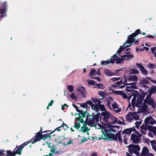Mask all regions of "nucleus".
<instances>
[{
    "label": "nucleus",
    "instance_id": "23",
    "mask_svg": "<svg viewBox=\"0 0 156 156\" xmlns=\"http://www.w3.org/2000/svg\"><path fill=\"white\" fill-rule=\"evenodd\" d=\"M149 150L147 147H144L141 153V156H147L149 153Z\"/></svg>",
    "mask_w": 156,
    "mask_h": 156
},
{
    "label": "nucleus",
    "instance_id": "32",
    "mask_svg": "<svg viewBox=\"0 0 156 156\" xmlns=\"http://www.w3.org/2000/svg\"><path fill=\"white\" fill-rule=\"evenodd\" d=\"M64 137L65 136H58L57 138V139L58 140V143H62L64 139Z\"/></svg>",
    "mask_w": 156,
    "mask_h": 156
},
{
    "label": "nucleus",
    "instance_id": "41",
    "mask_svg": "<svg viewBox=\"0 0 156 156\" xmlns=\"http://www.w3.org/2000/svg\"><path fill=\"white\" fill-rule=\"evenodd\" d=\"M151 99V98H150V96H149V95H148L144 101V103L147 104L148 103L149 100Z\"/></svg>",
    "mask_w": 156,
    "mask_h": 156
},
{
    "label": "nucleus",
    "instance_id": "35",
    "mask_svg": "<svg viewBox=\"0 0 156 156\" xmlns=\"http://www.w3.org/2000/svg\"><path fill=\"white\" fill-rule=\"evenodd\" d=\"M115 60H116L115 63L117 64H119L120 63H123L124 59H123L122 58H121L119 57H118L116 59L115 58Z\"/></svg>",
    "mask_w": 156,
    "mask_h": 156
},
{
    "label": "nucleus",
    "instance_id": "25",
    "mask_svg": "<svg viewBox=\"0 0 156 156\" xmlns=\"http://www.w3.org/2000/svg\"><path fill=\"white\" fill-rule=\"evenodd\" d=\"M138 95H139V93L138 92H136V93H135L134 94H133V95H132L133 96V97L132 100V105L134 108L135 107L134 105L135 103V102H136V97L138 96Z\"/></svg>",
    "mask_w": 156,
    "mask_h": 156
},
{
    "label": "nucleus",
    "instance_id": "1",
    "mask_svg": "<svg viewBox=\"0 0 156 156\" xmlns=\"http://www.w3.org/2000/svg\"><path fill=\"white\" fill-rule=\"evenodd\" d=\"M30 143V141H26L19 146L17 145L13 152L10 150L7 151V156H15L16 154L21 155L23 148Z\"/></svg>",
    "mask_w": 156,
    "mask_h": 156
},
{
    "label": "nucleus",
    "instance_id": "28",
    "mask_svg": "<svg viewBox=\"0 0 156 156\" xmlns=\"http://www.w3.org/2000/svg\"><path fill=\"white\" fill-rule=\"evenodd\" d=\"M91 101H90V100H89L88 101H87L86 102V103L87 105V104H88L90 105L91 106L92 109L94 110V107L95 106V104L94 103V104H93V101L92 100Z\"/></svg>",
    "mask_w": 156,
    "mask_h": 156
},
{
    "label": "nucleus",
    "instance_id": "15",
    "mask_svg": "<svg viewBox=\"0 0 156 156\" xmlns=\"http://www.w3.org/2000/svg\"><path fill=\"white\" fill-rule=\"evenodd\" d=\"M117 122V119L112 114L110 115V116L109 118V120L108 122V124H115Z\"/></svg>",
    "mask_w": 156,
    "mask_h": 156
},
{
    "label": "nucleus",
    "instance_id": "7",
    "mask_svg": "<svg viewBox=\"0 0 156 156\" xmlns=\"http://www.w3.org/2000/svg\"><path fill=\"white\" fill-rule=\"evenodd\" d=\"M101 115V116L100 117V121H101V118L103 116V118H102L103 121L108 123L110 117L111 115V113L105 111L102 112Z\"/></svg>",
    "mask_w": 156,
    "mask_h": 156
},
{
    "label": "nucleus",
    "instance_id": "22",
    "mask_svg": "<svg viewBox=\"0 0 156 156\" xmlns=\"http://www.w3.org/2000/svg\"><path fill=\"white\" fill-rule=\"evenodd\" d=\"M73 143L72 140H70V139H69L67 138H65L63 140L62 143L64 146L68 145Z\"/></svg>",
    "mask_w": 156,
    "mask_h": 156
},
{
    "label": "nucleus",
    "instance_id": "17",
    "mask_svg": "<svg viewBox=\"0 0 156 156\" xmlns=\"http://www.w3.org/2000/svg\"><path fill=\"white\" fill-rule=\"evenodd\" d=\"M135 129L134 127H131L130 128H127L126 129H124L122 132V134H129V136L131 133Z\"/></svg>",
    "mask_w": 156,
    "mask_h": 156
},
{
    "label": "nucleus",
    "instance_id": "27",
    "mask_svg": "<svg viewBox=\"0 0 156 156\" xmlns=\"http://www.w3.org/2000/svg\"><path fill=\"white\" fill-rule=\"evenodd\" d=\"M138 77L137 76L134 75V76H130L127 78V80L129 81H136L137 80Z\"/></svg>",
    "mask_w": 156,
    "mask_h": 156
},
{
    "label": "nucleus",
    "instance_id": "26",
    "mask_svg": "<svg viewBox=\"0 0 156 156\" xmlns=\"http://www.w3.org/2000/svg\"><path fill=\"white\" fill-rule=\"evenodd\" d=\"M104 72L105 75L107 76H111L115 75V73L112 72L111 71L108 69H105Z\"/></svg>",
    "mask_w": 156,
    "mask_h": 156
},
{
    "label": "nucleus",
    "instance_id": "11",
    "mask_svg": "<svg viewBox=\"0 0 156 156\" xmlns=\"http://www.w3.org/2000/svg\"><path fill=\"white\" fill-rule=\"evenodd\" d=\"M131 140L133 143L136 144H138L140 140L137 135L133 133L131 135Z\"/></svg>",
    "mask_w": 156,
    "mask_h": 156
},
{
    "label": "nucleus",
    "instance_id": "9",
    "mask_svg": "<svg viewBox=\"0 0 156 156\" xmlns=\"http://www.w3.org/2000/svg\"><path fill=\"white\" fill-rule=\"evenodd\" d=\"M8 5L6 2H4L0 8V14H1L0 18H2L6 16V12Z\"/></svg>",
    "mask_w": 156,
    "mask_h": 156
},
{
    "label": "nucleus",
    "instance_id": "34",
    "mask_svg": "<svg viewBox=\"0 0 156 156\" xmlns=\"http://www.w3.org/2000/svg\"><path fill=\"white\" fill-rule=\"evenodd\" d=\"M139 71L135 69H130V74H137L139 73Z\"/></svg>",
    "mask_w": 156,
    "mask_h": 156
},
{
    "label": "nucleus",
    "instance_id": "8",
    "mask_svg": "<svg viewBox=\"0 0 156 156\" xmlns=\"http://www.w3.org/2000/svg\"><path fill=\"white\" fill-rule=\"evenodd\" d=\"M139 118L138 115H137L136 112H129L128 114L126 115V120L131 121L133 119L135 120L139 119Z\"/></svg>",
    "mask_w": 156,
    "mask_h": 156
},
{
    "label": "nucleus",
    "instance_id": "10",
    "mask_svg": "<svg viewBox=\"0 0 156 156\" xmlns=\"http://www.w3.org/2000/svg\"><path fill=\"white\" fill-rule=\"evenodd\" d=\"M135 37L131 35V34L128 37L127 40H126L124 44V45L126 44H130L128 45H126V47H128L131 45L133 44L135 42L136 38H134Z\"/></svg>",
    "mask_w": 156,
    "mask_h": 156
},
{
    "label": "nucleus",
    "instance_id": "55",
    "mask_svg": "<svg viewBox=\"0 0 156 156\" xmlns=\"http://www.w3.org/2000/svg\"><path fill=\"white\" fill-rule=\"evenodd\" d=\"M136 85H130V86H126V87L127 88H133L135 89L136 88Z\"/></svg>",
    "mask_w": 156,
    "mask_h": 156
},
{
    "label": "nucleus",
    "instance_id": "2",
    "mask_svg": "<svg viewBox=\"0 0 156 156\" xmlns=\"http://www.w3.org/2000/svg\"><path fill=\"white\" fill-rule=\"evenodd\" d=\"M50 133H47L43 134L42 132H38L36 134V135L31 140L27 141L31 142L32 144H34L36 142L40 141L41 140H44L48 138L50 139L51 138Z\"/></svg>",
    "mask_w": 156,
    "mask_h": 156
},
{
    "label": "nucleus",
    "instance_id": "56",
    "mask_svg": "<svg viewBox=\"0 0 156 156\" xmlns=\"http://www.w3.org/2000/svg\"><path fill=\"white\" fill-rule=\"evenodd\" d=\"M92 79L97 80L99 82H101V79L99 76L94 77L91 78Z\"/></svg>",
    "mask_w": 156,
    "mask_h": 156
},
{
    "label": "nucleus",
    "instance_id": "18",
    "mask_svg": "<svg viewBox=\"0 0 156 156\" xmlns=\"http://www.w3.org/2000/svg\"><path fill=\"white\" fill-rule=\"evenodd\" d=\"M87 123V124L92 126H95L96 125V124L95 123V120L94 119V117H92L91 118H90L89 121L88 120L87 122H85Z\"/></svg>",
    "mask_w": 156,
    "mask_h": 156
},
{
    "label": "nucleus",
    "instance_id": "43",
    "mask_svg": "<svg viewBox=\"0 0 156 156\" xmlns=\"http://www.w3.org/2000/svg\"><path fill=\"white\" fill-rule=\"evenodd\" d=\"M67 89H68V90H69V91L71 92H72L73 90V86L72 85H68L67 86Z\"/></svg>",
    "mask_w": 156,
    "mask_h": 156
},
{
    "label": "nucleus",
    "instance_id": "62",
    "mask_svg": "<svg viewBox=\"0 0 156 156\" xmlns=\"http://www.w3.org/2000/svg\"><path fill=\"white\" fill-rule=\"evenodd\" d=\"M70 97L73 100H76V98L75 96V94L74 93H72L70 95Z\"/></svg>",
    "mask_w": 156,
    "mask_h": 156
},
{
    "label": "nucleus",
    "instance_id": "61",
    "mask_svg": "<svg viewBox=\"0 0 156 156\" xmlns=\"http://www.w3.org/2000/svg\"><path fill=\"white\" fill-rule=\"evenodd\" d=\"M87 115H86V116H87L86 119L85 120V122H87L88 120V116H90L92 117V115L89 114V113H87Z\"/></svg>",
    "mask_w": 156,
    "mask_h": 156
},
{
    "label": "nucleus",
    "instance_id": "37",
    "mask_svg": "<svg viewBox=\"0 0 156 156\" xmlns=\"http://www.w3.org/2000/svg\"><path fill=\"white\" fill-rule=\"evenodd\" d=\"M140 32V29L136 30L135 31L134 33H133L131 34V35L135 37H136L137 35H138Z\"/></svg>",
    "mask_w": 156,
    "mask_h": 156
},
{
    "label": "nucleus",
    "instance_id": "36",
    "mask_svg": "<svg viewBox=\"0 0 156 156\" xmlns=\"http://www.w3.org/2000/svg\"><path fill=\"white\" fill-rule=\"evenodd\" d=\"M95 85L98 88L104 89L105 88L104 85L102 83H99L95 84Z\"/></svg>",
    "mask_w": 156,
    "mask_h": 156
},
{
    "label": "nucleus",
    "instance_id": "48",
    "mask_svg": "<svg viewBox=\"0 0 156 156\" xmlns=\"http://www.w3.org/2000/svg\"><path fill=\"white\" fill-rule=\"evenodd\" d=\"M147 66L149 68L151 69H153L155 68V65L151 63H149L147 65Z\"/></svg>",
    "mask_w": 156,
    "mask_h": 156
},
{
    "label": "nucleus",
    "instance_id": "13",
    "mask_svg": "<svg viewBox=\"0 0 156 156\" xmlns=\"http://www.w3.org/2000/svg\"><path fill=\"white\" fill-rule=\"evenodd\" d=\"M155 121V120L152 117H149L145 119L144 120V123L145 124H149L153 125Z\"/></svg>",
    "mask_w": 156,
    "mask_h": 156
},
{
    "label": "nucleus",
    "instance_id": "42",
    "mask_svg": "<svg viewBox=\"0 0 156 156\" xmlns=\"http://www.w3.org/2000/svg\"><path fill=\"white\" fill-rule=\"evenodd\" d=\"M123 91H122L113 90V93L115 94H119L121 95Z\"/></svg>",
    "mask_w": 156,
    "mask_h": 156
},
{
    "label": "nucleus",
    "instance_id": "44",
    "mask_svg": "<svg viewBox=\"0 0 156 156\" xmlns=\"http://www.w3.org/2000/svg\"><path fill=\"white\" fill-rule=\"evenodd\" d=\"M121 85V82L119 81L113 84H112V86L113 87H118L119 86Z\"/></svg>",
    "mask_w": 156,
    "mask_h": 156
},
{
    "label": "nucleus",
    "instance_id": "31",
    "mask_svg": "<svg viewBox=\"0 0 156 156\" xmlns=\"http://www.w3.org/2000/svg\"><path fill=\"white\" fill-rule=\"evenodd\" d=\"M126 44L124 45H123L122 46H120L118 50L117 51V53L118 54L121 53L123 51L125 48Z\"/></svg>",
    "mask_w": 156,
    "mask_h": 156
},
{
    "label": "nucleus",
    "instance_id": "54",
    "mask_svg": "<svg viewBox=\"0 0 156 156\" xmlns=\"http://www.w3.org/2000/svg\"><path fill=\"white\" fill-rule=\"evenodd\" d=\"M40 129H41V130H40V131L39 132H40V133L42 132V133H43L48 132H50V131H51V130H46L43 131H42V128L41 127L40 128Z\"/></svg>",
    "mask_w": 156,
    "mask_h": 156
},
{
    "label": "nucleus",
    "instance_id": "47",
    "mask_svg": "<svg viewBox=\"0 0 156 156\" xmlns=\"http://www.w3.org/2000/svg\"><path fill=\"white\" fill-rule=\"evenodd\" d=\"M140 83L141 84H148L149 83V82L148 80L145 79H143L140 81Z\"/></svg>",
    "mask_w": 156,
    "mask_h": 156
},
{
    "label": "nucleus",
    "instance_id": "59",
    "mask_svg": "<svg viewBox=\"0 0 156 156\" xmlns=\"http://www.w3.org/2000/svg\"><path fill=\"white\" fill-rule=\"evenodd\" d=\"M112 107L113 109H115L116 108H118L117 104L116 103H114L112 104Z\"/></svg>",
    "mask_w": 156,
    "mask_h": 156
},
{
    "label": "nucleus",
    "instance_id": "50",
    "mask_svg": "<svg viewBox=\"0 0 156 156\" xmlns=\"http://www.w3.org/2000/svg\"><path fill=\"white\" fill-rule=\"evenodd\" d=\"M145 94L144 92L143 94H140L139 95L138 98L139 99L142 100H143L144 98L145 97Z\"/></svg>",
    "mask_w": 156,
    "mask_h": 156
},
{
    "label": "nucleus",
    "instance_id": "60",
    "mask_svg": "<svg viewBox=\"0 0 156 156\" xmlns=\"http://www.w3.org/2000/svg\"><path fill=\"white\" fill-rule=\"evenodd\" d=\"M154 102V100L152 99L151 98V99L149 100L148 103L147 104L149 105H151L153 103V102Z\"/></svg>",
    "mask_w": 156,
    "mask_h": 156
},
{
    "label": "nucleus",
    "instance_id": "49",
    "mask_svg": "<svg viewBox=\"0 0 156 156\" xmlns=\"http://www.w3.org/2000/svg\"><path fill=\"white\" fill-rule=\"evenodd\" d=\"M80 106L84 108H86L87 109V108L88 105H87L86 103H83L82 104H80Z\"/></svg>",
    "mask_w": 156,
    "mask_h": 156
},
{
    "label": "nucleus",
    "instance_id": "58",
    "mask_svg": "<svg viewBox=\"0 0 156 156\" xmlns=\"http://www.w3.org/2000/svg\"><path fill=\"white\" fill-rule=\"evenodd\" d=\"M107 126H109L110 127H112L113 128H117L119 129V128L120 127V126H112V125H111L110 124H107Z\"/></svg>",
    "mask_w": 156,
    "mask_h": 156
},
{
    "label": "nucleus",
    "instance_id": "19",
    "mask_svg": "<svg viewBox=\"0 0 156 156\" xmlns=\"http://www.w3.org/2000/svg\"><path fill=\"white\" fill-rule=\"evenodd\" d=\"M146 124V131L148 129L151 131L154 135L156 127L150 125H148V124Z\"/></svg>",
    "mask_w": 156,
    "mask_h": 156
},
{
    "label": "nucleus",
    "instance_id": "24",
    "mask_svg": "<svg viewBox=\"0 0 156 156\" xmlns=\"http://www.w3.org/2000/svg\"><path fill=\"white\" fill-rule=\"evenodd\" d=\"M129 53V52H126V54L127 55H124L122 56L121 57L124 60L126 59H131L134 57V56L132 54L128 55Z\"/></svg>",
    "mask_w": 156,
    "mask_h": 156
},
{
    "label": "nucleus",
    "instance_id": "57",
    "mask_svg": "<svg viewBox=\"0 0 156 156\" xmlns=\"http://www.w3.org/2000/svg\"><path fill=\"white\" fill-rule=\"evenodd\" d=\"M120 77H115L111 79L113 82H115L120 80Z\"/></svg>",
    "mask_w": 156,
    "mask_h": 156
},
{
    "label": "nucleus",
    "instance_id": "5",
    "mask_svg": "<svg viewBox=\"0 0 156 156\" xmlns=\"http://www.w3.org/2000/svg\"><path fill=\"white\" fill-rule=\"evenodd\" d=\"M128 147V151L130 154H135L137 156H141V154H140L139 151L140 150V146L138 145H134L130 144L127 146Z\"/></svg>",
    "mask_w": 156,
    "mask_h": 156
},
{
    "label": "nucleus",
    "instance_id": "53",
    "mask_svg": "<svg viewBox=\"0 0 156 156\" xmlns=\"http://www.w3.org/2000/svg\"><path fill=\"white\" fill-rule=\"evenodd\" d=\"M146 124L145 125L143 124L140 126V128L141 129L144 130L146 131Z\"/></svg>",
    "mask_w": 156,
    "mask_h": 156
},
{
    "label": "nucleus",
    "instance_id": "45",
    "mask_svg": "<svg viewBox=\"0 0 156 156\" xmlns=\"http://www.w3.org/2000/svg\"><path fill=\"white\" fill-rule=\"evenodd\" d=\"M96 72V70L95 69H92L90 74L88 75H89L90 76H91L94 75V74Z\"/></svg>",
    "mask_w": 156,
    "mask_h": 156
},
{
    "label": "nucleus",
    "instance_id": "40",
    "mask_svg": "<svg viewBox=\"0 0 156 156\" xmlns=\"http://www.w3.org/2000/svg\"><path fill=\"white\" fill-rule=\"evenodd\" d=\"M98 94L102 96V98H103L106 95V93L104 92L100 91L98 92Z\"/></svg>",
    "mask_w": 156,
    "mask_h": 156
},
{
    "label": "nucleus",
    "instance_id": "14",
    "mask_svg": "<svg viewBox=\"0 0 156 156\" xmlns=\"http://www.w3.org/2000/svg\"><path fill=\"white\" fill-rule=\"evenodd\" d=\"M61 127L63 128L64 129L66 130L69 128V126L66 124L65 123H63L61 126L57 128L54 130L52 131L51 130V131L50 132V133H50V134H51L53 133L54 132L55 130H57L58 131H61L60 128Z\"/></svg>",
    "mask_w": 156,
    "mask_h": 156
},
{
    "label": "nucleus",
    "instance_id": "29",
    "mask_svg": "<svg viewBox=\"0 0 156 156\" xmlns=\"http://www.w3.org/2000/svg\"><path fill=\"white\" fill-rule=\"evenodd\" d=\"M156 93V86L152 87L149 91V94H152Z\"/></svg>",
    "mask_w": 156,
    "mask_h": 156
},
{
    "label": "nucleus",
    "instance_id": "64",
    "mask_svg": "<svg viewBox=\"0 0 156 156\" xmlns=\"http://www.w3.org/2000/svg\"><path fill=\"white\" fill-rule=\"evenodd\" d=\"M121 95L122 96L123 98L124 99H127L128 98L127 95L125 93H123V92H122Z\"/></svg>",
    "mask_w": 156,
    "mask_h": 156
},
{
    "label": "nucleus",
    "instance_id": "30",
    "mask_svg": "<svg viewBox=\"0 0 156 156\" xmlns=\"http://www.w3.org/2000/svg\"><path fill=\"white\" fill-rule=\"evenodd\" d=\"M148 109L147 105L144 103L143 105L140 108V111L141 112L146 111Z\"/></svg>",
    "mask_w": 156,
    "mask_h": 156
},
{
    "label": "nucleus",
    "instance_id": "63",
    "mask_svg": "<svg viewBox=\"0 0 156 156\" xmlns=\"http://www.w3.org/2000/svg\"><path fill=\"white\" fill-rule=\"evenodd\" d=\"M126 135H125L124 136V138L123 139V142L125 144H127V138L126 137Z\"/></svg>",
    "mask_w": 156,
    "mask_h": 156
},
{
    "label": "nucleus",
    "instance_id": "52",
    "mask_svg": "<svg viewBox=\"0 0 156 156\" xmlns=\"http://www.w3.org/2000/svg\"><path fill=\"white\" fill-rule=\"evenodd\" d=\"M95 82L93 80H90L88 81V84L89 85H93L95 84Z\"/></svg>",
    "mask_w": 156,
    "mask_h": 156
},
{
    "label": "nucleus",
    "instance_id": "3",
    "mask_svg": "<svg viewBox=\"0 0 156 156\" xmlns=\"http://www.w3.org/2000/svg\"><path fill=\"white\" fill-rule=\"evenodd\" d=\"M73 106L76 109V111L79 112L78 113L77 115L79 116V117H76L75 119V121H79V122L80 123H83L84 122V120L83 118H85L86 116L87 111H83V110H81L78 109V108L77 107L76 105L74 103L73 104Z\"/></svg>",
    "mask_w": 156,
    "mask_h": 156
},
{
    "label": "nucleus",
    "instance_id": "6",
    "mask_svg": "<svg viewBox=\"0 0 156 156\" xmlns=\"http://www.w3.org/2000/svg\"><path fill=\"white\" fill-rule=\"evenodd\" d=\"M104 133L105 138H102L104 139V140L108 139L110 140H112L113 139H116V137H114V134L111 133L110 127L109 126H106L104 129Z\"/></svg>",
    "mask_w": 156,
    "mask_h": 156
},
{
    "label": "nucleus",
    "instance_id": "4",
    "mask_svg": "<svg viewBox=\"0 0 156 156\" xmlns=\"http://www.w3.org/2000/svg\"><path fill=\"white\" fill-rule=\"evenodd\" d=\"M91 100L95 104L94 111L96 112H98L99 109L101 111H105L106 110L105 106L101 104V101L98 99L96 98H91Z\"/></svg>",
    "mask_w": 156,
    "mask_h": 156
},
{
    "label": "nucleus",
    "instance_id": "21",
    "mask_svg": "<svg viewBox=\"0 0 156 156\" xmlns=\"http://www.w3.org/2000/svg\"><path fill=\"white\" fill-rule=\"evenodd\" d=\"M77 90L83 97H86V94L84 87L83 86L78 87Z\"/></svg>",
    "mask_w": 156,
    "mask_h": 156
},
{
    "label": "nucleus",
    "instance_id": "39",
    "mask_svg": "<svg viewBox=\"0 0 156 156\" xmlns=\"http://www.w3.org/2000/svg\"><path fill=\"white\" fill-rule=\"evenodd\" d=\"M129 88H127L126 87V92H131L132 93V95L133 94H135L136 92H137L138 91L136 90H134L132 89H128Z\"/></svg>",
    "mask_w": 156,
    "mask_h": 156
},
{
    "label": "nucleus",
    "instance_id": "51",
    "mask_svg": "<svg viewBox=\"0 0 156 156\" xmlns=\"http://www.w3.org/2000/svg\"><path fill=\"white\" fill-rule=\"evenodd\" d=\"M56 147H55V146L54 145H53L52 147H51L50 151L52 152L53 153H55Z\"/></svg>",
    "mask_w": 156,
    "mask_h": 156
},
{
    "label": "nucleus",
    "instance_id": "16",
    "mask_svg": "<svg viewBox=\"0 0 156 156\" xmlns=\"http://www.w3.org/2000/svg\"><path fill=\"white\" fill-rule=\"evenodd\" d=\"M115 60V58L108 59L106 61L102 60L101 61V65H108L110 63L113 64L114 63Z\"/></svg>",
    "mask_w": 156,
    "mask_h": 156
},
{
    "label": "nucleus",
    "instance_id": "46",
    "mask_svg": "<svg viewBox=\"0 0 156 156\" xmlns=\"http://www.w3.org/2000/svg\"><path fill=\"white\" fill-rule=\"evenodd\" d=\"M80 122L76 123V122H75L74 125V127L76 128L77 129H79L80 126Z\"/></svg>",
    "mask_w": 156,
    "mask_h": 156
},
{
    "label": "nucleus",
    "instance_id": "38",
    "mask_svg": "<svg viewBox=\"0 0 156 156\" xmlns=\"http://www.w3.org/2000/svg\"><path fill=\"white\" fill-rule=\"evenodd\" d=\"M100 115V114L99 113H98L94 116L93 117H94V119L96 121V123H97V122H99V118Z\"/></svg>",
    "mask_w": 156,
    "mask_h": 156
},
{
    "label": "nucleus",
    "instance_id": "12",
    "mask_svg": "<svg viewBox=\"0 0 156 156\" xmlns=\"http://www.w3.org/2000/svg\"><path fill=\"white\" fill-rule=\"evenodd\" d=\"M136 65L139 68L140 70L142 72L143 74L145 75L147 74L148 72L147 70L145 69L144 67L142 65L139 63H136Z\"/></svg>",
    "mask_w": 156,
    "mask_h": 156
},
{
    "label": "nucleus",
    "instance_id": "33",
    "mask_svg": "<svg viewBox=\"0 0 156 156\" xmlns=\"http://www.w3.org/2000/svg\"><path fill=\"white\" fill-rule=\"evenodd\" d=\"M143 100H142L140 99L137 98V99L136 101V103L135 104V105L136 107H138L139 108H140V106H139L142 103Z\"/></svg>",
    "mask_w": 156,
    "mask_h": 156
},
{
    "label": "nucleus",
    "instance_id": "20",
    "mask_svg": "<svg viewBox=\"0 0 156 156\" xmlns=\"http://www.w3.org/2000/svg\"><path fill=\"white\" fill-rule=\"evenodd\" d=\"M120 132V131H119L118 132V133H116L115 134V135L114 134V136H115L114 137H116V139H113L112 140H117V139H118L117 137H118V139L119 142L121 143L122 142V139L121 138V136Z\"/></svg>",
    "mask_w": 156,
    "mask_h": 156
}]
</instances>
